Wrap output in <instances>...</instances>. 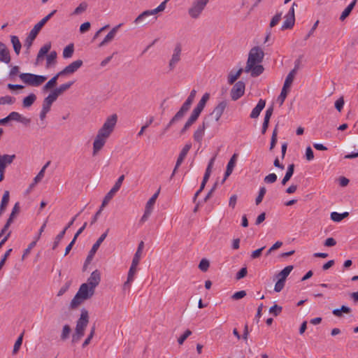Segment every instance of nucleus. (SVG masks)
I'll list each match as a JSON object with an SVG mask.
<instances>
[{
  "mask_svg": "<svg viewBox=\"0 0 358 358\" xmlns=\"http://www.w3.org/2000/svg\"><path fill=\"white\" fill-rule=\"evenodd\" d=\"M117 121V115L113 114L108 117L103 126L99 129L93 143L92 154L95 156L104 146L107 139L113 133Z\"/></svg>",
  "mask_w": 358,
  "mask_h": 358,
  "instance_id": "nucleus-1",
  "label": "nucleus"
},
{
  "mask_svg": "<svg viewBox=\"0 0 358 358\" xmlns=\"http://www.w3.org/2000/svg\"><path fill=\"white\" fill-rule=\"evenodd\" d=\"M89 323V313L85 308L81 310L79 319L76 322L75 332L72 336V343H78L85 334Z\"/></svg>",
  "mask_w": 358,
  "mask_h": 358,
  "instance_id": "nucleus-2",
  "label": "nucleus"
},
{
  "mask_svg": "<svg viewBox=\"0 0 358 358\" xmlns=\"http://www.w3.org/2000/svg\"><path fill=\"white\" fill-rule=\"evenodd\" d=\"M94 292L95 290L94 289L83 283L80 286L78 292L71 301V308H76L84 301L90 299L94 294Z\"/></svg>",
  "mask_w": 358,
  "mask_h": 358,
  "instance_id": "nucleus-3",
  "label": "nucleus"
},
{
  "mask_svg": "<svg viewBox=\"0 0 358 358\" xmlns=\"http://www.w3.org/2000/svg\"><path fill=\"white\" fill-rule=\"evenodd\" d=\"M56 12V10H52L50 13H49L41 21H39L37 24H36L34 28L30 31L28 36L26 38L24 43V47L26 48V53H29V49L32 45L33 41L36 38L40 30Z\"/></svg>",
  "mask_w": 358,
  "mask_h": 358,
  "instance_id": "nucleus-4",
  "label": "nucleus"
},
{
  "mask_svg": "<svg viewBox=\"0 0 358 358\" xmlns=\"http://www.w3.org/2000/svg\"><path fill=\"white\" fill-rule=\"evenodd\" d=\"M264 52L259 46L253 47L249 52L246 67H263L259 65L263 60Z\"/></svg>",
  "mask_w": 358,
  "mask_h": 358,
  "instance_id": "nucleus-5",
  "label": "nucleus"
},
{
  "mask_svg": "<svg viewBox=\"0 0 358 358\" xmlns=\"http://www.w3.org/2000/svg\"><path fill=\"white\" fill-rule=\"evenodd\" d=\"M19 77L24 83L34 87L40 86L47 80V77L45 76L35 75L29 73H20Z\"/></svg>",
  "mask_w": 358,
  "mask_h": 358,
  "instance_id": "nucleus-6",
  "label": "nucleus"
},
{
  "mask_svg": "<svg viewBox=\"0 0 358 358\" xmlns=\"http://www.w3.org/2000/svg\"><path fill=\"white\" fill-rule=\"evenodd\" d=\"M210 0H194L188 8V14L192 19H198Z\"/></svg>",
  "mask_w": 358,
  "mask_h": 358,
  "instance_id": "nucleus-7",
  "label": "nucleus"
},
{
  "mask_svg": "<svg viewBox=\"0 0 358 358\" xmlns=\"http://www.w3.org/2000/svg\"><path fill=\"white\" fill-rule=\"evenodd\" d=\"M169 0H164L163 2H162L156 8L153 10H147L143 11L142 13H141L134 20V23L138 24L141 23L143 20L151 15L157 14L159 12L164 11L166 8V3Z\"/></svg>",
  "mask_w": 358,
  "mask_h": 358,
  "instance_id": "nucleus-8",
  "label": "nucleus"
},
{
  "mask_svg": "<svg viewBox=\"0 0 358 358\" xmlns=\"http://www.w3.org/2000/svg\"><path fill=\"white\" fill-rule=\"evenodd\" d=\"M124 179V175H122L118 178V179L115 182V184L114 185V186L111 188V189L105 196V197L102 201V203H101V208H104L108 203V202L113 199V197L116 194V192L120 189Z\"/></svg>",
  "mask_w": 358,
  "mask_h": 358,
  "instance_id": "nucleus-9",
  "label": "nucleus"
},
{
  "mask_svg": "<svg viewBox=\"0 0 358 358\" xmlns=\"http://www.w3.org/2000/svg\"><path fill=\"white\" fill-rule=\"evenodd\" d=\"M108 231H109V229H107L106 231L101 235V236L97 239L96 243L92 245V247L90 251L89 252V254L86 258V260H85V262L84 264V268H85L87 264H89L91 262V261L92 260L95 253L96 252L99 248L100 247V245L102 243V242L106 238Z\"/></svg>",
  "mask_w": 358,
  "mask_h": 358,
  "instance_id": "nucleus-10",
  "label": "nucleus"
},
{
  "mask_svg": "<svg viewBox=\"0 0 358 358\" xmlns=\"http://www.w3.org/2000/svg\"><path fill=\"white\" fill-rule=\"evenodd\" d=\"M294 6H297L296 3H293L288 13L285 16V21L281 26V30L291 29L295 22Z\"/></svg>",
  "mask_w": 358,
  "mask_h": 358,
  "instance_id": "nucleus-11",
  "label": "nucleus"
},
{
  "mask_svg": "<svg viewBox=\"0 0 358 358\" xmlns=\"http://www.w3.org/2000/svg\"><path fill=\"white\" fill-rule=\"evenodd\" d=\"M77 69H63L62 71L57 73L43 86V90L46 91L53 87L56 85L57 80L59 77L73 74Z\"/></svg>",
  "mask_w": 358,
  "mask_h": 358,
  "instance_id": "nucleus-12",
  "label": "nucleus"
},
{
  "mask_svg": "<svg viewBox=\"0 0 358 358\" xmlns=\"http://www.w3.org/2000/svg\"><path fill=\"white\" fill-rule=\"evenodd\" d=\"M245 85L243 81L237 82L231 90V98L233 101L240 99L245 92Z\"/></svg>",
  "mask_w": 358,
  "mask_h": 358,
  "instance_id": "nucleus-13",
  "label": "nucleus"
},
{
  "mask_svg": "<svg viewBox=\"0 0 358 358\" xmlns=\"http://www.w3.org/2000/svg\"><path fill=\"white\" fill-rule=\"evenodd\" d=\"M138 264H133L131 263V265L129 268L127 279V281L123 285V289L124 290H129L131 286V283L134 280V276L137 271V266Z\"/></svg>",
  "mask_w": 358,
  "mask_h": 358,
  "instance_id": "nucleus-14",
  "label": "nucleus"
},
{
  "mask_svg": "<svg viewBox=\"0 0 358 358\" xmlns=\"http://www.w3.org/2000/svg\"><path fill=\"white\" fill-rule=\"evenodd\" d=\"M101 281V273L99 270L94 271L90 276L88 278L85 285L90 286L95 290V288L99 285Z\"/></svg>",
  "mask_w": 358,
  "mask_h": 358,
  "instance_id": "nucleus-15",
  "label": "nucleus"
},
{
  "mask_svg": "<svg viewBox=\"0 0 358 358\" xmlns=\"http://www.w3.org/2000/svg\"><path fill=\"white\" fill-rule=\"evenodd\" d=\"M227 106V102L222 101L220 102L213 109L211 115H213L216 122H218Z\"/></svg>",
  "mask_w": 358,
  "mask_h": 358,
  "instance_id": "nucleus-16",
  "label": "nucleus"
},
{
  "mask_svg": "<svg viewBox=\"0 0 358 358\" xmlns=\"http://www.w3.org/2000/svg\"><path fill=\"white\" fill-rule=\"evenodd\" d=\"M196 94V91L195 90H192L186 99V101L183 103L181 108H180L179 111L180 113H182L184 115L186 114V113L189 110L192 103H193L195 96Z\"/></svg>",
  "mask_w": 358,
  "mask_h": 358,
  "instance_id": "nucleus-17",
  "label": "nucleus"
},
{
  "mask_svg": "<svg viewBox=\"0 0 358 358\" xmlns=\"http://www.w3.org/2000/svg\"><path fill=\"white\" fill-rule=\"evenodd\" d=\"M0 62L6 64L10 62V51L7 46L0 41Z\"/></svg>",
  "mask_w": 358,
  "mask_h": 358,
  "instance_id": "nucleus-18",
  "label": "nucleus"
},
{
  "mask_svg": "<svg viewBox=\"0 0 358 358\" xmlns=\"http://www.w3.org/2000/svg\"><path fill=\"white\" fill-rule=\"evenodd\" d=\"M208 126V124L206 120H203L201 125H199L197 129L195 131L194 134V139L195 141L201 143L204 136L205 129Z\"/></svg>",
  "mask_w": 358,
  "mask_h": 358,
  "instance_id": "nucleus-19",
  "label": "nucleus"
},
{
  "mask_svg": "<svg viewBox=\"0 0 358 358\" xmlns=\"http://www.w3.org/2000/svg\"><path fill=\"white\" fill-rule=\"evenodd\" d=\"M122 26V24H120L115 27H114L109 33L106 36L104 39L101 41V43L99 44V46H103L113 41L119 29V28Z\"/></svg>",
  "mask_w": 358,
  "mask_h": 358,
  "instance_id": "nucleus-20",
  "label": "nucleus"
},
{
  "mask_svg": "<svg viewBox=\"0 0 358 358\" xmlns=\"http://www.w3.org/2000/svg\"><path fill=\"white\" fill-rule=\"evenodd\" d=\"M265 105H266L265 100L259 99L257 106L252 109L250 117L252 119L258 117L261 111L265 107Z\"/></svg>",
  "mask_w": 358,
  "mask_h": 358,
  "instance_id": "nucleus-21",
  "label": "nucleus"
},
{
  "mask_svg": "<svg viewBox=\"0 0 358 358\" xmlns=\"http://www.w3.org/2000/svg\"><path fill=\"white\" fill-rule=\"evenodd\" d=\"M51 48V45L50 43L44 45L39 50L36 60V65H41V61L44 59V57L47 55L48 52H49L50 49Z\"/></svg>",
  "mask_w": 358,
  "mask_h": 358,
  "instance_id": "nucleus-22",
  "label": "nucleus"
},
{
  "mask_svg": "<svg viewBox=\"0 0 358 358\" xmlns=\"http://www.w3.org/2000/svg\"><path fill=\"white\" fill-rule=\"evenodd\" d=\"M191 148H192V144L190 143H187L183 147V148L180 151V155L177 159L176 166H180L182 164V163L183 162L185 158L186 157V156H187L188 152L189 151V150L191 149Z\"/></svg>",
  "mask_w": 358,
  "mask_h": 358,
  "instance_id": "nucleus-23",
  "label": "nucleus"
},
{
  "mask_svg": "<svg viewBox=\"0 0 358 358\" xmlns=\"http://www.w3.org/2000/svg\"><path fill=\"white\" fill-rule=\"evenodd\" d=\"M74 83L75 80H72L66 83L62 84L59 87H57L56 89L53 90L52 92L55 94V95L57 97H58L59 95H61L64 92L68 90L73 85Z\"/></svg>",
  "mask_w": 358,
  "mask_h": 358,
  "instance_id": "nucleus-24",
  "label": "nucleus"
},
{
  "mask_svg": "<svg viewBox=\"0 0 358 358\" xmlns=\"http://www.w3.org/2000/svg\"><path fill=\"white\" fill-rule=\"evenodd\" d=\"M57 97L52 92L45 97L43 101L42 108L50 110L51 106L57 100Z\"/></svg>",
  "mask_w": 358,
  "mask_h": 358,
  "instance_id": "nucleus-25",
  "label": "nucleus"
},
{
  "mask_svg": "<svg viewBox=\"0 0 358 358\" xmlns=\"http://www.w3.org/2000/svg\"><path fill=\"white\" fill-rule=\"evenodd\" d=\"M296 73L297 69H292V70L287 76L283 87L287 89H290Z\"/></svg>",
  "mask_w": 358,
  "mask_h": 358,
  "instance_id": "nucleus-26",
  "label": "nucleus"
},
{
  "mask_svg": "<svg viewBox=\"0 0 358 358\" xmlns=\"http://www.w3.org/2000/svg\"><path fill=\"white\" fill-rule=\"evenodd\" d=\"M15 155H0V166L3 165V167L6 166L13 163L15 159Z\"/></svg>",
  "mask_w": 358,
  "mask_h": 358,
  "instance_id": "nucleus-27",
  "label": "nucleus"
},
{
  "mask_svg": "<svg viewBox=\"0 0 358 358\" xmlns=\"http://www.w3.org/2000/svg\"><path fill=\"white\" fill-rule=\"evenodd\" d=\"M180 53H181V47L180 45H177L174 48L172 58L169 62V65L171 66L176 65L179 62V60L180 59Z\"/></svg>",
  "mask_w": 358,
  "mask_h": 358,
  "instance_id": "nucleus-28",
  "label": "nucleus"
},
{
  "mask_svg": "<svg viewBox=\"0 0 358 358\" xmlns=\"http://www.w3.org/2000/svg\"><path fill=\"white\" fill-rule=\"evenodd\" d=\"M143 248H144V243L143 241H141L138 244L137 250L133 257L132 262H131V263H133V264H139Z\"/></svg>",
  "mask_w": 358,
  "mask_h": 358,
  "instance_id": "nucleus-29",
  "label": "nucleus"
},
{
  "mask_svg": "<svg viewBox=\"0 0 358 358\" xmlns=\"http://www.w3.org/2000/svg\"><path fill=\"white\" fill-rule=\"evenodd\" d=\"M294 171V164H291L288 166L286 173L282 180V185H285L290 180Z\"/></svg>",
  "mask_w": 358,
  "mask_h": 358,
  "instance_id": "nucleus-30",
  "label": "nucleus"
},
{
  "mask_svg": "<svg viewBox=\"0 0 358 358\" xmlns=\"http://www.w3.org/2000/svg\"><path fill=\"white\" fill-rule=\"evenodd\" d=\"M184 116L185 115L182 113H180V112L178 110L164 128L162 134H165L172 124L182 120Z\"/></svg>",
  "mask_w": 358,
  "mask_h": 358,
  "instance_id": "nucleus-31",
  "label": "nucleus"
},
{
  "mask_svg": "<svg viewBox=\"0 0 358 358\" xmlns=\"http://www.w3.org/2000/svg\"><path fill=\"white\" fill-rule=\"evenodd\" d=\"M357 0H353L352 2H351L343 11L340 16V20L341 21H343L351 13L352 10L355 7L356 4Z\"/></svg>",
  "mask_w": 358,
  "mask_h": 358,
  "instance_id": "nucleus-32",
  "label": "nucleus"
},
{
  "mask_svg": "<svg viewBox=\"0 0 358 358\" xmlns=\"http://www.w3.org/2000/svg\"><path fill=\"white\" fill-rule=\"evenodd\" d=\"M10 41L13 46L15 52L16 53V55H19L20 52L22 45L18 37L16 36H12L10 37Z\"/></svg>",
  "mask_w": 358,
  "mask_h": 358,
  "instance_id": "nucleus-33",
  "label": "nucleus"
},
{
  "mask_svg": "<svg viewBox=\"0 0 358 358\" xmlns=\"http://www.w3.org/2000/svg\"><path fill=\"white\" fill-rule=\"evenodd\" d=\"M243 69H238L236 72L231 71L228 75V83L232 85L241 75Z\"/></svg>",
  "mask_w": 358,
  "mask_h": 358,
  "instance_id": "nucleus-34",
  "label": "nucleus"
},
{
  "mask_svg": "<svg viewBox=\"0 0 358 358\" xmlns=\"http://www.w3.org/2000/svg\"><path fill=\"white\" fill-rule=\"evenodd\" d=\"M36 99V96L34 94L31 93V94H29L27 96H26L23 99V101H22L23 107H24V108L30 107L34 103Z\"/></svg>",
  "mask_w": 358,
  "mask_h": 358,
  "instance_id": "nucleus-35",
  "label": "nucleus"
},
{
  "mask_svg": "<svg viewBox=\"0 0 358 358\" xmlns=\"http://www.w3.org/2000/svg\"><path fill=\"white\" fill-rule=\"evenodd\" d=\"M9 201V192L5 191L3 193V195L1 199V202L0 205V216L3 213V212L5 210L6 206L8 205Z\"/></svg>",
  "mask_w": 358,
  "mask_h": 358,
  "instance_id": "nucleus-36",
  "label": "nucleus"
},
{
  "mask_svg": "<svg viewBox=\"0 0 358 358\" xmlns=\"http://www.w3.org/2000/svg\"><path fill=\"white\" fill-rule=\"evenodd\" d=\"M159 192H160V189H159L152 196L151 198L148 201L147 203H146V206H145V209H148V210H151V212L152 211V208H153V206L156 202V200L159 196Z\"/></svg>",
  "mask_w": 358,
  "mask_h": 358,
  "instance_id": "nucleus-37",
  "label": "nucleus"
},
{
  "mask_svg": "<svg viewBox=\"0 0 358 358\" xmlns=\"http://www.w3.org/2000/svg\"><path fill=\"white\" fill-rule=\"evenodd\" d=\"M293 266H287L285 267L278 275L277 277L280 279L285 280L287 277L291 273L293 269Z\"/></svg>",
  "mask_w": 358,
  "mask_h": 358,
  "instance_id": "nucleus-38",
  "label": "nucleus"
},
{
  "mask_svg": "<svg viewBox=\"0 0 358 358\" xmlns=\"http://www.w3.org/2000/svg\"><path fill=\"white\" fill-rule=\"evenodd\" d=\"M349 213L348 212H345L343 213H338L337 212H332L331 213V219L334 222H341L342 220L348 217Z\"/></svg>",
  "mask_w": 358,
  "mask_h": 358,
  "instance_id": "nucleus-39",
  "label": "nucleus"
},
{
  "mask_svg": "<svg viewBox=\"0 0 358 358\" xmlns=\"http://www.w3.org/2000/svg\"><path fill=\"white\" fill-rule=\"evenodd\" d=\"M88 7V4L86 1L81 2L78 7L75 8L72 15H78L84 13Z\"/></svg>",
  "mask_w": 358,
  "mask_h": 358,
  "instance_id": "nucleus-40",
  "label": "nucleus"
},
{
  "mask_svg": "<svg viewBox=\"0 0 358 358\" xmlns=\"http://www.w3.org/2000/svg\"><path fill=\"white\" fill-rule=\"evenodd\" d=\"M74 52V45L73 43H70L63 50V57L64 58H70L72 57Z\"/></svg>",
  "mask_w": 358,
  "mask_h": 358,
  "instance_id": "nucleus-41",
  "label": "nucleus"
},
{
  "mask_svg": "<svg viewBox=\"0 0 358 358\" xmlns=\"http://www.w3.org/2000/svg\"><path fill=\"white\" fill-rule=\"evenodd\" d=\"M289 92V89H287L285 87H282L281 92L277 99V101L279 103L280 106H282Z\"/></svg>",
  "mask_w": 358,
  "mask_h": 358,
  "instance_id": "nucleus-42",
  "label": "nucleus"
},
{
  "mask_svg": "<svg viewBox=\"0 0 358 358\" xmlns=\"http://www.w3.org/2000/svg\"><path fill=\"white\" fill-rule=\"evenodd\" d=\"M57 52L52 51L49 55H46V63L47 66L55 65L56 63Z\"/></svg>",
  "mask_w": 358,
  "mask_h": 358,
  "instance_id": "nucleus-43",
  "label": "nucleus"
},
{
  "mask_svg": "<svg viewBox=\"0 0 358 358\" xmlns=\"http://www.w3.org/2000/svg\"><path fill=\"white\" fill-rule=\"evenodd\" d=\"M50 162H48L41 169V170L38 172V173L36 175V176L34 178V184H37L38 182H40L43 178L44 177L45 171L47 169V167L49 166Z\"/></svg>",
  "mask_w": 358,
  "mask_h": 358,
  "instance_id": "nucleus-44",
  "label": "nucleus"
},
{
  "mask_svg": "<svg viewBox=\"0 0 358 358\" xmlns=\"http://www.w3.org/2000/svg\"><path fill=\"white\" fill-rule=\"evenodd\" d=\"M282 13H277L271 19L269 23V29L276 26L282 19Z\"/></svg>",
  "mask_w": 358,
  "mask_h": 358,
  "instance_id": "nucleus-45",
  "label": "nucleus"
},
{
  "mask_svg": "<svg viewBox=\"0 0 358 358\" xmlns=\"http://www.w3.org/2000/svg\"><path fill=\"white\" fill-rule=\"evenodd\" d=\"M71 331V329L70 326L69 324H65L63 327L62 334L60 336L61 340L66 341L69 337Z\"/></svg>",
  "mask_w": 358,
  "mask_h": 358,
  "instance_id": "nucleus-46",
  "label": "nucleus"
},
{
  "mask_svg": "<svg viewBox=\"0 0 358 358\" xmlns=\"http://www.w3.org/2000/svg\"><path fill=\"white\" fill-rule=\"evenodd\" d=\"M39 239V236H37L34 241L29 243L27 248L24 250V253L22 255V260L25 259V257L30 253L31 250L35 247L38 240Z\"/></svg>",
  "mask_w": 358,
  "mask_h": 358,
  "instance_id": "nucleus-47",
  "label": "nucleus"
},
{
  "mask_svg": "<svg viewBox=\"0 0 358 358\" xmlns=\"http://www.w3.org/2000/svg\"><path fill=\"white\" fill-rule=\"evenodd\" d=\"M23 335H24V333L21 334L20 335V336L17 338V339L16 340V341L14 344L13 350V354H16L19 351V350L22 345V343Z\"/></svg>",
  "mask_w": 358,
  "mask_h": 358,
  "instance_id": "nucleus-48",
  "label": "nucleus"
},
{
  "mask_svg": "<svg viewBox=\"0 0 358 358\" xmlns=\"http://www.w3.org/2000/svg\"><path fill=\"white\" fill-rule=\"evenodd\" d=\"M95 329H96L95 325H93L91 328L90 334L88 335L87 338L85 340V341L83 343V348H85L90 343L91 340L92 339L93 336H94Z\"/></svg>",
  "mask_w": 358,
  "mask_h": 358,
  "instance_id": "nucleus-49",
  "label": "nucleus"
},
{
  "mask_svg": "<svg viewBox=\"0 0 358 358\" xmlns=\"http://www.w3.org/2000/svg\"><path fill=\"white\" fill-rule=\"evenodd\" d=\"M65 234H66V231H65V230H64V229H63V230H62V231H61V232H60V233H59V234L56 236V238H55V241H54L53 245H52V250H55V249L58 247V245H59V243H60L61 240L64 238V236Z\"/></svg>",
  "mask_w": 358,
  "mask_h": 358,
  "instance_id": "nucleus-50",
  "label": "nucleus"
},
{
  "mask_svg": "<svg viewBox=\"0 0 358 358\" xmlns=\"http://www.w3.org/2000/svg\"><path fill=\"white\" fill-rule=\"evenodd\" d=\"M266 192V189L265 187H261L259 188V194L255 199V203L257 205H259L262 201Z\"/></svg>",
  "mask_w": 358,
  "mask_h": 358,
  "instance_id": "nucleus-51",
  "label": "nucleus"
},
{
  "mask_svg": "<svg viewBox=\"0 0 358 358\" xmlns=\"http://www.w3.org/2000/svg\"><path fill=\"white\" fill-rule=\"evenodd\" d=\"M277 180V176L275 173H269L264 178V182L266 184L274 183Z\"/></svg>",
  "mask_w": 358,
  "mask_h": 358,
  "instance_id": "nucleus-52",
  "label": "nucleus"
},
{
  "mask_svg": "<svg viewBox=\"0 0 358 358\" xmlns=\"http://www.w3.org/2000/svg\"><path fill=\"white\" fill-rule=\"evenodd\" d=\"M264 69H245V72L250 73L252 77H257L263 73Z\"/></svg>",
  "mask_w": 358,
  "mask_h": 358,
  "instance_id": "nucleus-53",
  "label": "nucleus"
},
{
  "mask_svg": "<svg viewBox=\"0 0 358 358\" xmlns=\"http://www.w3.org/2000/svg\"><path fill=\"white\" fill-rule=\"evenodd\" d=\"M282 308L277 304L271 306L269 308V313L273 314L274 316H278L282 312Z\"/></svg>",
  "mask_w": 358,
  "mask_h": 358,
  "instance_id": "nucleus-54",
  "label": "nucleus"
},
{
  "mask_svg": "<svg viewBox=\"0 0 358 358\" xmlns=\"http://www.w3.org/2000/svg\"><path fill=\"white\" fill-rule=\"evenodd\" d=\"M209 98H210V94L208 93H205L196 106H199V108H202L203 109L206 104V102L208 101Z\"/></svg>",
  "mask_w": 358,
  "mask_h": 358,
  "instance_id": "nucleus-55",
  "label": "nucleus"
},
{
  "mask_svg": "<svg viewBox=\"0 0 358 358\" xmlns=\"http://www.w3.org/2000/svg\"><path fill=\"white\" fill-rule=\"evenodd\" d=\"M277 135H278V129L277 127L274 129L271 139V145H270V150H273V148L275 146V144L277 143Z\"/></svg>",
  "mask_w": 358,
  "mask_h": 358,
  "instance_id": "nucleus-56",
  "label": "nucleus"
},
{
  "mask_svg": "<svg viewBox=\"0 0 358 358\" xmlns=\"http://www.w3.org/2000/svg\"><path fill=\"white\" fill-rule=\"evenodd\" d=\"M71 285V281L69 280V281H67L59 290L58 293H57V296H62L66 292L68 291V289H69L70 286Z\"/></svg>",
  "mask_w": 358,
  "mask_h": 358,
  "instance_id": "nucleus-57",
  "label": "nucleus"
},
{
  "mask_svg": "<svg viewBox=\"0 0 358 358\" xmlns=\"http://www.w3.org/2000/svg\"><path fill=\"white\" fill-rule=\"evenodd\" d=\"M192 334V331L189 329L186 330L185 333L181 335L178 339V342L179 345H182L185 341Z\"/></svg>",
  "mask_w": 358,
  "mask_h": 358,
  "instance_id": "nucleus-58",
  "label": "nucleus"
},
{
  "mask_svg": "<svg viewBox=\"0 0 358 358\" xmlns=\"http://www.w3.org/2000/svg\"><path fill=\"white\" fill-rule=\"evenodd\" d=\"M209 266H210L209 262L206 259H203L199 262V268L202 271H206L208 270V268H209Z\"/></svg>",
  "mask_w": 358,
  "mask_h": 358,
  "instance_id": "nucleus-59",
  "label": "nucleus"
},
{
  "mask_svg": "<svg viewBox=\"0 0 358 358\" xmlns=\"http://www.w3.org/2000/svg\"><path fill=\"white\" fill-rule=\"evenodd\" d=\"M14 103L13 99L10 96H5L0 97V104H13Z\"/></svg>",
  "mask_w": 358,
  "mask_h": 358,
  "instance_id": "nucleus-60",
  "label": "nucleus"
},
{
  "mask_svg": "<svg viewBox=\"0 0 358 358\" xmlns=\"http://www.w3.org/2000/svg\"><path fill=\"white\" fill-rule=\"evenodd\" d=\"M285 280L278 278V280L276 282L274 287V290L276 292H280L285 286Z\"/></svg>",
  "mask_w": 358,
  "mask_h": 358,
  "instance_id": "nucleus-61",
  "label": "nucleus"
},
{
  "mask_svg": "<svg viewBox=\"0 0 358 358\" xmlns=\"http://www.w3.org/2000/svg\"><path fill=\"white\" fill-rule=\"evenodd\" d=\"M21 115L17 112H11L8 116L7 120L19 122Z\"/></svg>",
  "mask_w": 358,
  "mask_h": 358,
  "instance_id": "nucleus-62",
  "label": "nucleus"
},
{
  "mask_svg": "<svg viewBox=\"0 0 358 358\" xmlns=\"http://www.w3.org/2000/svg\"><path fill=\"white\" fill-rule=\"evenodd\" d=\"M245 296H246V292L245 290H241V291H238V292H235L231 296V298L234 300H238V299H241L243 298Z\"/></svg>",
  "mask_w": 358,
  "mask_h": 358,
  "instance_id": "nucleus-63",
  "label": "nucleus"
},
{
  "mask_svg": "<svg viewBox=\"0 0 358 358\" xmlns=\"http://www.w3.org/2000/svg\"><path fill=\"white\" fill-rule=\"evenodd\" d=\"M247 273H248L247 268L243 267L236 273V279L241 280V278H243L244 277H245Z\"/></svg>",
  "mask_w": 358,
  "mask_h": 358,
  "instance_id": "nucleus-64",
  "label": "nucleus"
}]
</instances>
